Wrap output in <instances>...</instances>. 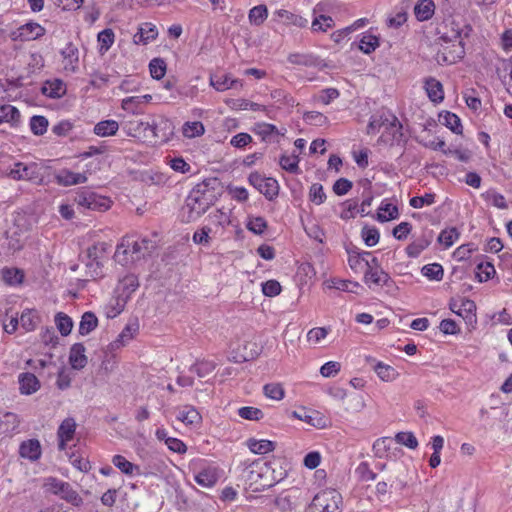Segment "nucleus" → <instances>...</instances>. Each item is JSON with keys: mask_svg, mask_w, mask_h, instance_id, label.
I'll return each mask as SVG.
<instances>
[{"mask_svg": "<svg viewBox=\"0 0 512 512\" xmlns=\"http://www.w3.org/2000/svg\"><path fill=\"white\" fill-rule=\"evenodd\" d=\"M158 36V30L152 23H142L138 27V31L133 36V42L137 45H146L155 40Z\"/></svg>", "mask_w": 512, "mask_h": 512, "instance_id": "19", "label": "nucleus"}, {"mask_svg": "<svg viewBox=\"0 0 512 512\" xmlns=\"http://www.w3.org/2000/svg\"><path fill=\"white\" fill-rule=\"evenodd\" d=\"M49 122L46 117L35 115L30 119V129L34 135H43L48 128Z\"/></svg>", "mask_w": 512, "mask_h": 512, "instance_id": "52", "label": "nucleus"}, {"mask_svg": "<svg viewBox=\"0 0 512 512\" xmlns=\"http://www.w3.org/2000/svg\"><path fill=\"white\" fill-rule=\"evenodd\" d=\"M287 129L285 127H276L269 123H258V136L266 144H279L285 137Z\"/></svg>", "mask_w": 512, "mask_h": 512, "instance_id": "11", "label": "nucleus"}, {"mask_svg": "<svg viewBox=\"0 0 512 512\" xmlns=\"http://www.w3.org/2000/svg\"><path fill=\"white\" fill-rule=\"evenodd\" d=\"M150 74L154 79L160 80L165 76L166 73V63L163 59L154 58L150 61L149 64Z\"/></svg>", "mask_w": 512, "mask_h": 512, "instance_id": "57", "label": "nucleus"}, {"mask_svg": "<svg viewBox=\"0 0 512 512\" xmlns=\"http://www.w3.org/2000/svg\"><path fill=\"white\" fill-rule=\"evenodd\" d=\"M196 483L202 487L210 488L214 486L218 479V471L214 467H206L199 471L194 477Z\"/></svg>", "mask_w": 512, "mask_h": 512, "instance_id": "24", "label": "nucleus"}, {"mask_svg": "<svg viewBox=\"0 0 512 512\" xmlns=\"http://www.w3.org/2000/svg\"><path fill=\"white\" fill-rule=\"evenodd\" d=\"M119 124L115 120L100 121L94 126V133L100 137L112 136L117 133Z\"/></svg>", "mask_w": 512, "mask_h": 512, "instance_id": "36", "label": "nucleus"}, {"mask_svg": "<svg viewBox=\"0 0 512 512\" xmlns=\"http://www.w3.org/2000/svg\"><path fill=\"white\" fill-rule=\"evenodd\" d=\"M392 440L389 437H382L377 439L373 444V452L376 457L382 458L385 453L390 450Z\"/></svg>", "mask_w": 512, "mask_h": 512, "instance_id": "63", "label": "nucleus"}, {"mask_svg": "<svg viewBox=\"0 0 512 512\" xmlns=\"http://www.w3.org/2000/svg\"><path fill=\"white\" fill-rule=\"evenodd\" d=\"M395 441L398 444L404 445L410 449H416L418 441L412 432H399L395 435Z\"/></svg>", "mask_w": 512, "mask_h": 512, "instance_id": "59", "label": "nucleus"}, {"mask_svg": "<svg viewBox=\"0 0 512 512\" xmlns=\"http://www.w3.org/2000/svg\"><path fill=\"white\" fill-rule=\"evenodd\" d=\"M263 394L269 400L280 401L285 396V390L280 383H268L263 386Z\"/></svg>", "mask_w": 512, "mask_h": 512, "instance_id": "42", "label": "nucleus"}, {"mask_svg": "<svg viewBox=\"0 0 512 512\" xmlns=\"http://www.w3.org/2000/svg\"><path fill=\"white\" fill-rule=\"evenodd\" d=\"M112 463L124 474L133 475L135 470H139L138 466L128 461L122 455H115L112 458Z\"/></svg>", "mask_w": 512, "mask_h": 512, "instance_id": "49", "label": "nucleus"}, {"mask_svg": "<svg viewBox=\"0 0 512 512\" xmlns=\"http://www.w3.org/2000/svg\"><path fill=\"white\" fill-rule=\"evenodd\" d=\"M63 57L62 64L66 72L75 73L79 66V50L71 42L67 43L66 46L61 50Z\"/></svg>", "mask_w": 512, "mask_h": 512, "instance_id": "16", "label": "nucleus"}, {"mask_svg": "<svg viewBox=\"0 0 512 512\" xmlns=\"http://www.w3.org/2000/svg\"><path fill=\"white\" fill-rule=\"evenodd\" d=\"M296 491L283 492L277 497L258 495V505L269 512H292L296 507Z\"/></svg>", "mask_w": 512, "mask_h": 512, "instance_id": "4", "label": "nucleus"}, {"mask_svg": "<svg viewBox=\"0 0 512 512\" xmlns=\"http://www.w3.org/2000/svg\"><path fill=\"white\" fill-rule=\"evenodd\" d=\"M476 269V277L478 278L479 282L488 281L496 273L494 265L490 262H481L477 265Z\"/></svg>", "mask_w": 512, "mask_h": 512, "instance_id": "48", "label": "nucleus"}, {"mask_svg": "<svg viewBox=\"0 0 512 512\" xmlns=\"http://www.w3.org/2000/svg\"><path fill=\"white\" fill-rule=\"evenodd\" d=\"M459 236H460L459 231L455 227H452V228L443 230L439 234L437 240L440 244H443L445 246V248H449L454 244V242L459 238Z\"/></svg>", "mask_w": 512, "mask_h": 512, "instance_id": "53", "label": "nucleus"}, {"mask_svg": "<svg viewBox=\"0 0 512 512\" xmlns=\"http://www.w3.org/2000/svg\"><path fill=\"white\" fill-rule=\"evenodd\" d=\"M439 121L449 128L455 134H462V125L460 118L449 111H445L444 113L439 114Z\"/></svg>", "mask_w": 512, "mask_h": 512, "instance_id": "34", "label": "nucleus"}, {"mask_svg": "<svg viewBox=\"0 0 512 512\" xmlns=\"http://www.w3.org/2000/svg\"><path fill=\"white\" fill-rule=\"evenodd\" d=\"M20 392L25 395H30L38 391L40 382L38 378L32 373H22L19 375Z\"/></svg>", "mask_w": 512, "mask_h": 512, "instance_id": "26", "label": "nucleus"}, {"mask_svg": "<svg viewBox=\"0 0 512 512\" xmlns=\"http://www.w3.org/2000/svg\"><path fill=\"white\" fill-rule=\"evenodd\" d=\"M114 32L112 29H104L98 34V42H99V52L101 54H104L107 52L112 44L114 43Z\"/></svg>", "mask_w": 512, "mask_h": 512, "instance_id": "51", "label": "nucleus"}, {"mask_svg": "<svg viewBox=\"0 0 512 512\" xmlns=\"http://www.w3.org/2000/svg\"><path fill=\"white\" fill-rule=\"evenodd\" d=\"M286 475L287 472L282 468L279 458L258 457V487L270 488L284 479Z\"/></svg>", "mask_w": 512, "mask_h": 512, "instance_id": "2", "label": "nucleus"}, {"mask_svg": "<svg viewBox=\"0 0 512 512\" xmlns=\"http://www.w3.org/2000/svg\"><path fill=\"white\" fill-rule=\"evenodd\" d=\"M75 202L90 210H106L109 208L108 200L92 191L81 190L75 196Z\"/></svg>", "mask_w": 512, "mask_h": 512, "instance_id": "8", "label": "nucleus"}, {"mask_svg": "<svg viewBox=\"0 0 512 512\" xmlns=\"http://www.w3.org/2000/svg\"><path fill=\"white\" fill-rule=\"evenodd\" d=\"M210 84L217 91H225L234 88L238 81L231 79L228 74H215L210 77Z\"/></svg>", "mask_w": 512, "mask_h": 512, "instance_id": "33", "label": "nucleus"}, {"mask_svg": "<svg viewBox=\"0 0 512 512\" xmlns=\"http://www.w3.org/2000/svg\"><path fill=\"white\" fill-rule=\"evenodd\" d=\"M156 249L154 241L147 238L134 240L132 237H123L117 246L114 259L117 263L127 266L150 256Z\"/></svg>", "mask_w": 512, "mask_h": 512, "instance_id": "1", "label": "nucleus"}, {"mask_svg": "<svg viewBox=\"0 0 512 512\" xmlns=\"http://www.w3.org/2000/svg\"><path fill=\"white\" fill-rule=\"evenodd\" d=\"M342 501L341 494L334 489H326L317 493L310 506V512H339Z\"/></svg>", "mask_w": 512, "mask_h": 512, "instance_id": "6", "label": "nucleus"}, {"mask_svg": "<svg viewBox=\"0 0 512 512\" xmlns=\"http://www.w3.org/2000/svg\"><path fill=\"white\" fill-rule=\"evenodd\" d=\"M55 180L59 185L72 186L85 183L87 181V176L82 173H75L68 169H62L56 173Z\"/></svg>", "mask_w": 512, "mask_h": 512, "instance_id": "21", "label": "nucleus"}, {"mask_svg": "<svg viewBox=\"0 0 512 512\" xmlns=\"http://www.w3.org/2000/svg\"><path fill=\"white\" fill-rule=\"evenodd\" d=\"M20 456L31 461H36L41 456V445L37 439L23 441L19 448Z\"/></svg>", "mask_w": 512, "mask_h": 512, "instance_id": "23", "label": "nucleus"}, {"mask_svg": "<svg viewBox=\"0 0 512 512\" xmlns=\"http://www.w3.org/2000/svg\"><path fill=\"white\" fill-rule=\"evenodd\" d=\"M20 117V112L16 107L10 104L0 105V124L8 123L12 127H16L20 122Z\"/></svg>", "mask_w": 512, "mask_h": 512, "instance_id": "29", "label": "nucleus"}, {"mask_svg": "<svg viewBox=\"0 0 512 512\" xmlns=\"http://www.w3.org/2000/svg\"><path fill=\"white\" fill-rule=\"evenodd\" d=\"M177 419L186 425H198L200 424L202 417L195 408L185 407L179 412Z\"/></svg>", "mask_w": 512, "mask_h": 512, "instance_id": "39", "label": "nucleus"}, {"mask_svg": "<svg viewBox=\"0 0 512 512\" xmlns=\"http://www.w3.org/2000/svg\"><path fill=\"white\" fill-rule=\"evenodd\" d=\"M299 158L296 155L293 156H287L282 155L279 160V164L282 169L286 170L290 173H299Z\"/></svg>", "mask_w": 512, "mask_h": 512, "instance_id": "58", "label": "nucleus"}, {"mask_svg": "<svg viewBox=\"0 0 512 512\" xmlns=\"http://www.w3.org/2000/svg\"><path fill=\"white\" fill-rule=\"evenodd\" d=\"M258 192L262 193L268 200H273L279 194V184L274 178H263L258 183Z\"/></svg>", "mask_w": 512, "mask_h": 512, "instance_id": "31", "label": "nucleus"}, {"mask_svg": "<svg viewBox=\"0 0 512 512\" xmlns=\"http://www.w3.org/2000/svg\"><path fill=\"white\" fill-rule=\"evenodd\" d=\"M55 323L62 336H67L71 333L73 321L67 314L58 312L55 316Z\"/></svg>", "mask_w": 512, "mask_h": 512, "instance_id": "44", "label": "nucleus"}, {"mask_svg": "<svg viewBox=\"0 0 512 512\" xmlns=\"http://www.w3.org/2000/svg\"><path fill=\"white\" fill-rule=\"evenodd\" d=\"M20 424L18 416L12 412L0 413V435H9L15 432Z\"/></svg>", "mask_w": 512, "mask_h": 512, "instance_id": "25", "label": "nucleus"}, {"mask_svg": "<svg viewBox=\"0 0 512 512\" xmlns=\"http://www.w3.org/2000/svg\"><path fill=\"white\" fill-rule=\"evenodd\" d=\"M261 290L265 296L275 297L281 293L282 286L277 280L271 279L261 284Z\"/></svg>", "mask_w": 512, "mask_h": 512, "instance_id": "60", "label": "nucleus"}, {"mask_svg": "<svg viewBox=\"0 0 512 512\" xmlns=\"http://www.w3.org/2000/svg\"><path fill=\"white\" fill-rule=\"evenodd\" d=\"M45 29L36 22H28L12 33L14 40L31 41L42 37Z\"/></svg>", "mask_w": 512, "mask_h": 512, "instance_id": "14", "label": "nucleus"}, {"mask_svg": "<svg viewBox=\"0 0 512 512\" xmlns=\"http://www.w3.org/2000/svg\"><path fill=\"white\" fill-rule=\"evenodd\" d=\"M390 280V276L385 271L381 268L373 270L370 264L364 271V281L366 284L387 285Z\"/></svg>", "mask_w": 512, "mask_h": 512, "instance_id": "30", "label": "nucleus"}, {"mask_svg": "<svg viewBox=\"0 0 512 512\" xmlns=\"http://www.w3.org/2000/svg\"><path fill=\"white\" fill-rule=\"evenodd\" d=\"M38 323L36 311L26 310L20 317V324L26 331H33Z\"/></svg>", "mask_w": 512, "mask_h": 512, "instance_id": "54", "label": "nucleus"}, {"mask_svg": "<svg viewBox=\"0 0 512 512\" xmlns=\"http://www.w3.org/2000/svg\"><path fill=\"white\" fill-rule=\"evenodd\" d=\"M435 4L433 0H419L414 7V14L418 21L431 19L434 15Z\"/></svg>", "mask_w": 512, "mask_h": 512, "instance_id": "27", "label": "nucleus"}, {"mask_svg": "<svg viewBox=\"0 0 512 512\" xmlns=\"http://www.w3.org/2000/svg\"><path fill=\"white\" fill-rule=\"evenodd\" d=\"M2 280L11 286L19 285L23 282L24 272L19 268L4 267L1 270Z\"/></svg>", "mask_w": 512, "mask_h": 512, "instance_id": "35", "label": "nucleus"}, {"mask_svg": "<svg viewBox=\"0 0 512 512\" xmlns=\"http://www.w3.org/2000/svg\"><path fill=\"white\" fill-rule=\"evenodd\" d=\"M43 487L46 492L59 496L74 506H80L83 502L79 494L72 488L68 482H64L55 477H48L44 480Z\"/></svg>", "mask_w": 512, "mask_h": 512, "instance_id": "5", "label": "nucleus"}, {"mask_svg": "<svg viewBox=\"0 0 512 512\" xmlns=\"http://www.w3.org/2000/svg\"><path fill=\"white\" fill-rule=\"evenodd\" d=\"M37 169V165L34 163L27 165L18 162L10 170L9 176L14 180H34L38 177Z\"/></svg>", "mask_w": 512, "mask_h": 512, "instance_id": "18", "label": "nucleus"}, {"mask_svg": "<svg viewBox=\"0 0 512 512\" xmlns=\"http://www.w3.org/2000/svg\"><path fill=\"white\" fill-rule=\"evenodd\" d=\"M212 229L208 226H204L193 234V242L202 246H209L211 242V233Z\"/></svg>", "mask_w": 512, "mask_h": 512, "instance_id": "61", "label": "nucleus"}, {"mask_svg": "<svg viewBox=\"0 0 512 512\" xmlns=\"http://www.w3.org/2000/svg\"><path fill=\"white\" fill-rule=\"evenodd\" d=\"M303 119L306 123L314 126H323L328 122L327 117L318 111L305 112Z\"/></svg>", "mask_w": 512, "mask_h": 512, "instance_id": "64", "label": "nucleus"}, {"mask_svg": "<svg viewBox=\"0 0 512 512\" xmlns=\"http://www.w3.org/2000/svg\"><path fill=\"white\" fill-rule=\"evenodd\" d=\"M364 243L368 247H373L379 242L380 234L377 228L364 226L361 231Z\"/></svg>", "mask_w": 512, "mask_h": 512, "instance_id": "55", "label": "nucleus"}, {"mask_svg": "<svg viewBox=\"0 0 512 512\" xmlns=\"http://www.w3.org/2000/svg\"><path fill=\"white\" fill-rule=\"evenodd\" d=\"M398 216L399 211L397 206L391 203H385L379 207V212L377 213V220L383 223L390 220H394L398 218Z\"/></svg>", "mask_w": 512, "mask_h": 512, "instance_id": "43", "label": "nucleus"}, {"mask_svg": "<svg viewBox=\"0 0 512 512\" xmlns=\"http://www.w3.org/2000/svg\"><path fill=\"white\" fill-rule=\"evenodd\" d=\"M148 126L156 143H165L170 140L174 134V126L172 122L166 118H160L158 121Z\"/></svg>", "mask_w": 512, "mask_h": 512, "instance_id": "12", "label": "nucleus"}, {"mask_svg": "<svg viewBox=\"0 0 512 512\" xmlns=\"http://www.w3.org/2000/svg\"><path fill=\"white\" fill-rule=\"evenodd\" d=\"M425 90L428 98L435 103H439L444 99L443 86L440 81L433 77L425 80Z\"/></svg>", "mask_w": 512, "mask_h": 512, "instance_id": "28", "label": "nucleus"}, {"mask_svg": "<svg viewBox=\"0 0 512 512\" xmlns=\"http://www.w3.org/2000/svg\"><path fill=\"white\" fill-rule=\"evenodd\" d=\"M212 204L211 194L199 188L190 192L182 207V219L191 222L203 215Z\"/></svg>", "mask_w": 512, "mask_h": 512, "instance_id": "3", "label": "nucleus"}, {"mask_svg": "<svg viewBox=\"0 0 512 512\" xmlns=\"http://www.w3.org/2000/svg\"><path fill=\"white\" fill-rule=\"evenodd\" d=\"M422 274L430 280L440 281L444 276L443 267L438 263H432L425 265L422 270Z\"/></svg>", "mask_w": 512, "mask_h": 512, "instance_id": "50", "label": "nucleus"}, {"mask_svg": "<svg viewBox=\"0 0 512 512\" xmlns=\"http://www.w3.org/2000/svg\"><path fill=\"white\" fill-rule=\"evenodd\" d=\"M139 286V281L136 275L128 274L124 276L117 286L118 299L117 304L120 306L118 313L122 310L126 301L130 298L131 294L136 291Z\"/></svg>", "mask_w": 512, "mask_h": 512, "instance_id": "9", "label": "nucleus"}, {"mask_svg": "<svg viewBox=\"0 0 512 512\" xmlns=\"http://www.w3.org/2000/svg\"><path fill=\"white\" fill-rule=\"evenodd\" d=\"M42 92L50 98H60L66 93V85L60 79L46 81L42 88Z\"/></svg>", "mask_w": 512, "mask_h": 512, "instance_id": "32", "label": "nucleus"}, {"mask_svg": "<svg viewBox=\"0 0 512 512\" xmlns=\"http://www.w3.org/2000/svg\"><path fill=\"white\" fill-rule=\"evenodd\" d=\"M98 325V319L92 312H85L79 324V333L82 336L88 335L92 332Z\"/></svg>", "mask_w": 512, "mask_h": 512, "instance_id": "38", "label": "nucleus"}, {"mask_svg": "<svg viewBox=\"0 0 512 512\" xmlns=\"http://www.w3.org/2000/svg\"><path fill=\"white\" fill-rule=\"evenodd\" d=\"M288 61L291 64L308 66V67L317 66L320 62L319 58L313 56L312 54H300V53L290 54L288 56Z\"/></svg>", "mask_w": 512, "mask_h": 512, "instance_id": "40", "label": "nucleus"}, {"mask_svg": "<svg viewBox=\"0 0 512 512\" xmlns=\"http://www.w3.org/2000/svg\"><path fill=\"white\" fill-rule=\"evenodd\" d=\"M110 245L106 242H97L87 249V259L98 260L105 256Z\"/></svg>", "mask_w": 512, "mask_h": 512, "instance_id": "46", "label": "nucleus"}, {"mask_svg": "<svg viewBox=\"0 0 512 512\" xmlns=\"http://www.w3.org/2000/svg\"><path fill=\"white\" fill-rule=\"evenodd\" d=\"M379 46V39L374 35H364L359 43V49L365 53L370 54Z\"/></svg>", "mask_w": 512, "mask_h": 512, "instance_id": "56", "label": "nucleus"}, {"mask_svg": "<svg viewBox=\"0 0 512 512\" xmlns=\"http://www.w3.org/2000/svg\"><path fill=\"white\" fill-rule=\"evenodd\" d=\"M85 347L82 343H75L70 348L69 363L75 370L83 369L87 364V356L85 355Z\"/></svg>", "mask_w": 512, "mask_h": 512, "instance_id": "22", "label": "nucleus"}, {"mask_svg": "<svg viewBox=\"0 0 512 512\" xmlns=\"http://www.w3.org/2000/svg\"><path fill=\"white\" fill-rule=\"evenodd\" d=\"M403 127L397 117L392 116V119H386L385 131L383 132L381 138L385 141H390L391 145L401 144L404 142V134Z\"/></svg>", "mask_w": 512, "mask_h": 512, "instance_id": "15", "label": "nucleus"}, {"mask_svg": "<svg viewBox=\"0 0 512 512\" xmlns=\"http://www.w3.org/2000/svg\"><path fill=\"white\" fill-rule=\"evenodd\" d=\"M374 371L381 380L386 382L393 381L399 376V373L396 371L394 367L384 364L382 362H378L374 366Z\"/></svg>", "mask_w": 512, "mask_h": 512, "instance_id": "41", "label": "nucleus"}, {"mask_svg": "<svg viewBox=\"0 0 512 512\" xmlns=\"http://www.w3.org/2000/svg\"><path fill=\"white\" fill-rule=\"evenodd\" d=\"M204 125L200 121L186 122L182 126V133L186 138H195L203 135Z\"/></svg>", "mask_w": 512, "mask_h": 512, "instance_id": "45", "label": "nucleus"}, {"mask_svg": "<svg viewBox=\"0 0 512 512\" xmlns=\"http://www.w3.org/2000/svg\"><path fill=\"white\" fill-rule=\"evenodd\" d=\"M215 369V364L211 361L201 360L197 361L190 368V371L196 373L198 377L204 378L210 375Z\"/></svg>", "mask_w": 512, "mask_h": 512, "instance_id": "47", "label": "nucleus"}, {"mask_svg": "<svg viewBox=\"0 0 512 512\" xmlns=\"http://www.w3.org/2000/svg\"><path fill=\"white\" fill-rule=\"evenodd\" d=\"M75 430L76 422L73 418H66L62 421L57 431L59 450H65L67 443L73 439Z\"/></svg>", "mask_w": 512, "mask_h": 512, "instance_id": "17", "label": "nucleus"}, {"mask_svg": "<svg viewBox=\"0 0 512 512\" xmlns=\"http://www.w3.org/2000/svg\"><path fill=\"white\" fill-rule=\"evenodd\" d=\"M450 310L456 315L462 317L467 323L476 322V304L474 301L464 298L461 303L451 301L449 304Z\"/></svg>", "mask_w": 512, "mask_h": 512, "instance_id": "13", "label": "nucleus"}, {"mask_svg": "<svg viewBox=\"0 0 512 512\" xmlns=\"http://www.w3.org/2000/svg\"><path fill=\"white\" fill-rule=\"evenodd\" d=\"M138 324H127L118 337L109 344L108 349L114 351L126 346L137 334Z\"/></svg>", "mask_w": 512, "mask_h": 512, "instance_id": "20", "label": "nucleus"}, {"mask_svg": "<svg viewBox=\"0 0 512 512\" xmlns=\"http://www.w3.org/2000/svg\"><path fill=\"white\" fill-rule=\"evenodd\" d=\"M443 32L441 39L444 41H456L459 40V44L463 47V38H467L472 31V28L469 24L460 23L455 19L448 20L443 25Z\"/></svg>", "mask_w": 512, "mask_h": 512, "instance_id": "7", "label": "nucleus"}, {"mask_svg": "<svg viewBox=\"0 0 512 512\" xmlns=\"http://www.w3.org/2000/svg\"><path fill=\"white\" fill-rule=\"evenodd\" d=\"M434 238V231L429 228L422 229L419 236H417L407 247L406 253L411 258L418 257L432 243Z\"/></svg>", "mask_w": 512, "mask_h": 512, "instance_id": "10", "label": "nucleus"}, {"mask_svg": "<svg viewBox=\"0 0 512 512\" xmlns=\"http://www.w3.org/2000/svg\"><path fill=\"white\" fill-rule=\"evenodd\" d=\"M371 255L370 252H363L362 254L349 251L348 263L352 270L355 272L365 271L369 267L370 262L364 258V256Z\"/></svg>", "mask_w": 512, "mask_h": 512, "instance_id": "37", "label": "nucleus"}, {"mask_svg": "<svg viewBox=\"0 0 512 512\" xmlns=\"http://www.w3.org/2000/svg\"><path fill=\"white\" fill-rule=\"evenodd\" d=\"M309 199L313 203L320 205L326 200V194L320 183H313L309 191Z\"/></svg>", "mask_w": 512, "mask_h": 512, "instance_id": "62", "label": "nucleus"}]
</instances>
